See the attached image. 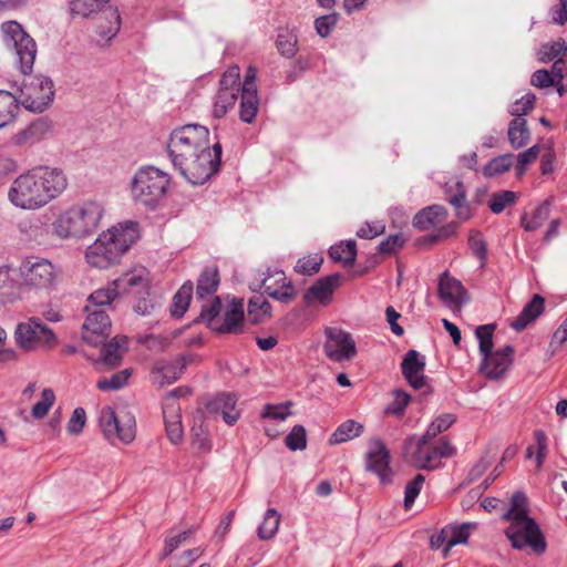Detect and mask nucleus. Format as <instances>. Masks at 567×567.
Listing matches in <instances>:
<instances>
[{
	"instance_id": "obj_32",
	"label": "nucleus",
	"mask_w": 567,
	"mask_h": 567,
	"mask_svg": "<svg viewBox=\"0 0 567 567\" xmlns=\"http://www.w3.org/2000/svg\"><path fill=\"white\" fill-rule=\"evenodd\" d=\"M248 85H251L249 83ZM259 107L258 92L252 86H248L246 91H241L239 117L245 123H252Z\"/></svg>"
},
{
	"instance_id": "obj_39",
	"label": "nucleus",
	"mask_w": 567,
	"mask_h": 567,
	"mask_svg": "<svg viewBox=\"0 0 567 567\" xmlns=\"http://www.w3.org/2000/svg\"><path fill=\"white\" fill-rule=\"evenodd\" d=\"M55 96L54 82L48 76H38V113L48 110Z\"/></svg>"
},
{
	"instance_id": "obj_33",
	"label": "nucleus",
	"mask_w": 567,
	"mask_h": 567,
	"mask_svg": "<svg viewBox=\"0 0 567 567\" xmlns=\"http://www.w3.org/2000/svg\"><path fill=\"white\" fill-rule=\"evenodd\" d=\"M219 286V272L217 268H206L197 280L196 297L206 299L213 296Z\"/></svg>"
},
{
	"instance_id": "obj_10",
	"label": "nucleus",
	"mask_w": 567,
	"mask_h": 567,
	"mask_svg": "<svg viewBox=\"0 0 567 567\" xmlns=\"http://www.w3.org/2000/svg\"><path fill=\"white\" fill-rule=\"evenodd\" d=\"M68 187V177L62 168L38 166V207L58 198Z\"/></svg>"
},
{
	"instance_id": "obj_8",
	"label": "nucleus",
	"mask_w": 567,
	"mask_h": 567,
	"mask_svg": "<svg viewBox=\"0 0 567 567\" xmlns=\"http://www.w3.org/2000/svg\"><path fill=\"white\" fill-rule=\"evenodd\" d=\"M3 41L14 50L16 63L20 72L30 75L35 62V41L17 21H6L1 24Z\"/></svg>"
},
{
	"instance_id": "obj_51",
	"label": "nucleus",
	"mask_w": 567,
	"mask_h": 567,
	"mask_svg": "<svg viewBox=\"0 0 567 567\" xmlns=\"http://www.w3.org/2000/svg\"><path fill=\"white\" fill-rule=\"evenodd\" d=\"M117 297V290L111 282L106 288H101L92 292L87 301L92 305L91 309H100L102 306L111 305Z\"/></svg>"
},
{
	"instance_id": "obj_38",
	"label": "nucleus",
	"mask_w": 567,
	"mask_h": 567,
	"mask_svg": "<svg viewBox=\"0 0 567 567\" xmlns=\"http://www.w3.org/2000/svg\"><path fill=\"white\" fill-rule=\"evenodd\" d=\"M193 282L186 281L175 293L171 306V315L174 318H182L186 312L193 295Z\"/></svg>"
},
{
	"instance_id": "obj_35",
	"label": "nucleus",
	"mask_w": 567,
	"mask_h": 567,
	"mask_svg": "<svg viewBox=\"0 0 567 567\" xmlns=\"http://www.w3.org/2000/svg\"><path fill=\"white\" fill-rule=\"evenodd\" d=\"M508 141L513 148L518 150L527 145L530 132L525 118H514L508 124Z\"/></svg>"
},
{
	"instance_id": "obj_44",
	"label": "nucleus",
	"mask_w": 567,
	"mask_h": 567,
	"mask_svg": "<svg viewBox=\"0 0 567 567\" xmlns=\"http://www.w3.org/2000/svg\"><path fill=\"white\" fill-rule=\"evenodd\" d=\"M281 516L275 508H268L257 535L261 540L271 539L278 532Z\"/></svg>"
},
{
	"instance_id": "obj_16",
	"label": "nucleus",
	"mask_w": 567,
	"mask_h": 567,
	"mask_svg": "<svg viewBox=\"0 0 567 567\" xmlns=\"http://www.w3.org/2000/svg\"><path fill=\"white\" fill-rule=\"evenodd\" d=\"M9 200L19 208H35V174L32 171L17 177L8 193Z\"/></svg>"
},
{
	"instance_id": "obj_62",
	"label": "nucleus",
	"mask_w": 567,
	"mask_h": 567,
	"mask_svg": "<svg viewBox=\"0 0 567 567\" xmlns=\"http://www.w3.org/2000/svg\"><path fill=\"white\" fill-rule=\"evenodd\" d=\"M406 243V238L403 236V234H393L383 239L379 246L378 251L381 255L390 256L401 249Z\"/></svg>"
},
{
	"instance_id": "obj_40",
	"label": "nucleus",
	"mask_w": 567,
	"mask_h": 567,
	"mask_svg": "<svg viewBox=\"0 0 567 567\" xmlns=\"http://www.w3.org/2000/svg\"><path fill=\"white\" fill-rule=\"evenodd\" d=\"M329 256L334 261H342L344 265H353L357 257L355 240L341 241L329 249Z\"/></svg>"
},
{
	"instance_id": "obj_55",
	"label": "nucleus",
	"mask_w": 567,
	"mask_h": 567,
	"mask_svg": "<svg viewBox=\"0 0 567 567\" xmlns=\"http://www.w3.org/2000/svg\"><path fill=\"white\" fill-rule=\"evenodd\" d=\"M411 401V395L404 390L398 389L393 391V400L386 405L384 412L386 414L401 416L404 414L406 406Z\"/></svg>"
},
{
	"instance_id": "obj_4",
	"label": "nucleus",
	"mask_w": 567,
	"mask_h": 567,
	"mask_svg": "<svg viewBox=\"0 0 567 567\" xmlns=\"http://www.w3.org/2000/svg\"><path fill=\"white\" fill-rule=\"evenodd\" d=\"M223 305L220 298L214 296L212 301L204 303L196 322H204L207 328L218 334H240L245 331V313L241 300H233L220 317Z\"/></svg>"
},
{
	"instance_id": "obj_43",
	"label": "nucleus",
	"mask_w": 567,
	"mask_h": 567,
	"mask_svg": "<svg viewBox=\"0 0 567 567\" xmlns=\"http://www.w3.org/2000/svg\"><path fill=\"white\" fill-rule=\"evenodd\" d=\"M17 116V105L13 93L0 90V128L9 125Z\"/></svg>"
},
{
	"instance_id": "obj_17",
	"label": "nucleus",
	"mask_w": 567,
	"mask_h": 567,
	"mask_svg": "<svg viewBox=\"0 0 567 567\" xmlns=\"http://www.w3.org/2000/svg\"><path fill=\"white\" fill-rule=\"evenodd\" d=\"M437 295L441 301L453 311H460L467 302V291L462 282L444 271L439 279Z\"/></svg>"
},
{
	"instance_id": "obj_24",
	"label": "nucleus",
	"mask_w": 567,
	"mask_h": 567,
	"mask_svg": "<svg viewBox=\"0 0 567 567\" xmlns=\"http://www.w3.org/2000/svg\"><path fill=\"white\" fill-rule=\"evenodd\" d=\"M447 216L449 212L444 206L431 205L417 212L412 223L416 229L425 231L444 223Z\"/></svg>"
},
{
	"instance_id": "obj_61",
	"label": "nucleus",
	"mask_w": 567,
	"mask_h": 567,
	"mask_svg": "<svg viewBox=\"0 0 567 567\" xmlns=\"http://www.w3.org/2000/svg\"><path fill=\"white\" fill-rule=\"evenodd\" d=\"M540 153V146L538 144L533 145L528 150L522 152L517 156V165L515 167L516 175L518 177L526 173L527 166L534 163Z\"/></svg>"
},
{
	"instance_id": "obj_49",
	"label": "nucleus",
	"mask_w": 567,
	"mask_h": 567,
	"mask_svg": "<svg viewBox=\"0 0 567 567\" xmlns=\"http://www.w3.org/2000/svg\"><path fill=\"white\" fill-rule=\"evenodd\" d=\"M456 420L457 417L453 413L440 414L427 426L423 435H425V439H435L439 434L449 430L456 422Z\"/></svg>"
},
{
	"instance_id": "obj_18",
	"label": "nucleus",
	"mask_w": 567,
	"mask_h": 567,
	"mask_svg": "<svg viewBox=\"0 0 567 567\" xmlns=\"http://www.w3.org/2000/svg\"><path fill=\"white\" fill-rule=\"evenodd\" d=\"M514 348L509 344L483 357L480 371L491 380L502 379L513 364Z\"/></svg>"
},
{
	"instance_id": "obj_42",
	"label": "nucleus",
	"mask_w": 567,
	"mask_h": 567,
	"mask_svg": "<svg viewBox=\"0 0 567 567\" xmlns=\"http://www.w3.org/2000/svg\"><path fill=\"white\" fill-rule=\"evenodd\" d=\"M476 523H463L457 526H452L449 532L450 538L443 548V556L447 557L452 547L458 544H465L470 537L471 530L476 528Z\"/></svg>"
},
{
	"instance_id": "obj_60",
	"label": "nucleus",
	"mask_w": 567,
	"mask_h": 567,
	"mask_svg": "<svg viewBox=\"0 0 567 567\" xmlns=\"http://www.w3.org/2000/svg\"><path fill=\"white\" fill-rule=\"evenodd\" d=\"M536 95L534 93H527L513 103L509 113L515 116V118H524L523 116L534 109Z\"/></svg>"
},
{
	"instance_id": "obj_6",
	"label": "nucleus",
	"mask_w": 567,
	"mask_h": 567,
	"mask_svg": "<svg viewBox=\"0 0 567 567\" xmlns=\"http://www.w3.org/2000/svg\"><path fill=\"white\" fill-rule=\"evenodd\" d=\"M213 148L209 142V131L206 126L188 124L174 130L171 134L167 150L172 163L187 159L197 152Z\"/></svg>"
},
{
	"instance_id": "obj_21",
	"label": "nucleus",
	"mask_w": 567,
	"mask_h": 567,
	"mask_svg": "<svg viewBox=\"0 0 567 567\" xmlns=\"http://www.w3.org/2000/svg\"><path fill=\"white\" fill-rule=\"evenodd\" d=\"M148 284L147 271L143 267L126 271L112 281V286L117 290V296L131 293L148 296Z\"/></svg>"
},
{
	"instance_id": "obj_26",
	"label": "nucleus",
	"mask_w": 567,
	"mask_h": 567,
	"mask_svg": "<svg viewBox=\"0 0 567 567\" xmlns=\"http://www.w3.org/2000/svg\"><path fill=\"white\" fill-rule=\"evenodd\" d=\"M181 408L176 402L163 405V417L168 440L173 444H177L183 439V426L181 417Z\"/></svg>"
},
{
	"instance_id": "obj_54",
	"label": "nucleus",
	"mask_w": 567,
	"mask_h": 567,
	"mask_svg": "<svg viewBox=\"0 0 567 567\" xmlns=\"http://www.w3.org/2000/svg\"><path fill=\"white\" fill-rule=\"evenodd\" d=\"M240 69L238 65H231L229 66L224 74L221 75V79L219 80V89L224 91H233L235 93L241 92V84H240Z\"/></svg>"
},
{
	"instance_id": "obj_58",
	"label": "nucleus",
	"mask_w": 567,
	"mask_h": 567,
	"mask_svg": "<svg viewBox=\"0 0 567 567\" xmlns=\"http://www.w3.org/2000/svg\"><path fill=\"white\" fill-rule=\"evenodd\" d=\"M16 99L17 110L19 105H22L31 112H35V99L33 96V87L28 85L25 81L22 82L21 86L18 87L17 92L13 93Z\"/></svg>"
},
{
	"instance_id": "obj_27",
	"label": "nucleus",
	"mask_w": 567,
	"mask_h": 567,
	"mask_svg": "<svg viewBox=\"0 0 567 567\" xmlns=\"http://www.w3.org/2000/svg\"><path fill=\"white\" fill-rule=\"evenodd\" d=\"M544 305L545 299L538 293L534 295L519 316L511 323V327L516 331H523L543 313Z\"/></svg>"
},
{
	"instance_id": "obj_20",
	"label": "nucleus",
	"mask_w": 567,
	"mask_h": 567,
	"mask_svg": "<svg viewBox=\"0 0 567 567\" xmlns=\"http://www.w3.org/2000/svg\"><path fill=\"white\" fill-rule=\"evenodd\" d=\"M185 368L186 361L183 357L175 360H157L151 369V381L153 384L163 388L177 381Z\"/></svg>"
},
{
	"instance_id": "obj_7",
	"label": "nucleus",
	"mask_w": 567,
	"mask_h": 567,
	"mask_svg": "<svg viewBox=\"0 0 567 567\" xmlns=\"http://www.w3.org/2000/svg\"><path fill=\"white\" fill-rule=\"evenodd\" d=\"M221 161V145L216 142L213 148L197 152L187 159H182L173 165L181 175L193 185H202L219 171Z\"/></svg>"
},
{
	"instance_id": "obj_36",
	"label": "nucleus",
	"mask_w": 567,
	"mask_h": 567,
	"mask_svg": "<svg viewBox=\"0 0 567 567\" xmlns=\"http://www.w3.org/2000/svg\"><path fill=\"white\" fill-rule=\"evenodd\" d=\"M363 432V425L354 420H347L341 423L329 439L330 444H340L358 437Z\"/></svg>"
},
{
	"instance_id": "obj_41",
	"label": "nucleus",
	"mask_w": 567,
	"mask_h": 567,
	"mask_svg": "<svg viewBox=\"0 0 567 567\" xmlns=\"http://www.w3.org/2000/svg\"><path fill=\"white\" fill-rule=\"evenodd\" d=\"M110 0H69L71 13L82 18H89L100 12Z\"/></svg>"
},
{
	"instance_id": "obj_47",
	"label": "nucleus",
	"mask_w": 567,
	"mask_h": 567,
	"mask_svg": "<svg viewBox=\"0 0 567 567\" xmlns=\"http://www.w3.org/2000/svg\"><path fill=\"white\" fill-rule=\"evenodd\" d=\"M567 51L566 43L563 39H558L551 43H544L537 51V59L542 63H548L553 60L561 58Z\"/></svg>"
},
{
	"instance_id": "obj_2",
	"label": "nucleus",
	"mask_w": 567,
	"mask_h": 567,
	"mask_svg": "<svg viewBox=\"0 0 567 567\" xmlns=\"http://www.w3.org/2000/svg\"><path fill=\"white\" fill-rule=\"evenodd\" d=\"M502 519L509 525L505 535L515 549H530L542 555L547 549V543L537 522L528 516V501L523 492H515L509 502L508 509L503 514Z\"/></svg>"
},
{
	"instance_id": "obj_5",
	"label": "nucleus",
	"mask_w": 567,
	"mask_h": 567,
	"mask_svg": "<svg viewBox=\"0 0 567 567\" xmlns=\"http://www.w3.org/2000/svg\"><path fill=\"white\" fill-rule=\"evenodd\" d=\"M171 184L167 173L152 165L140 167L133 175L130 189L133 199L154 208L165 197Z\"/></svg>"
},
{
	"instance_id": "obj_48",
	"label": "nucleus",
	"mask_w": 567,
	"mask_h": 567,
	"mask_svg": "<svg viewBox=\"0 0 567 567\" xmlns=\"http://www.w3.org/2000/svg\"><path fill=\"white\" fill-rule=\"evenodd\" d=\"M297 35L289 30H280L277 35L276 47L279 53L291 59L297 53Z\"/></svg>"
},
{
	"instance_id": "obj_59",
	"label": "nucleus",
	"mask_w": 567,
	"mask_h": 567,
	"mask_svg": "<svg viewBox=\"0 0 567 567\" xmlns=\"http://www.w3.org/2000/svg\"><path fill=\"white\" fill-rule=\"evenodd\" d=\"M323 258L319 255L302 257L295 266L296 272L300 275L312 276L320 270Z\"/></svg>"
},
{
	"instance_id": "obj_29",
	"label": "nucleus",
	"mask_w": 567,
	"mask_h": 567,
	"mask_svg": "<svg viewBox=\"0 0 567 567\" xmlns=\"http://www.w3.org/2000/svg\"><path fill=\"white\" fill-rule=\"evenodd\" d=\"M62 280V271L48 259L38 260V289L54 290Z\"/></svg>"
},
{
	"instance_id": "obj_19",
	"label": "nucleus",
	"mask_w": 567,
	"mask_h": 567,
	"mask_svg": "<svg viewBox=\"0 0 567 567\" xmlns=\"http://www.w3.org/2000/svg\"><path fill=\"white\" fill-rule=\"evenodd\" d=\"M425 361L416 350H409L402 362L401 371L408 383L415 390L427 388L426 393L431 392L427 385L426 377L424 375Z\"/></svg>"
},
{
	"instance_id": "obj_52",
	"label": "nucleus",
	"mask_w": 567,
	"mask_h": 567,
	"mask_svg": "<svg viewBox=\"0 0 567 567\" xmlns=\"http://www.w3.org/2000/svg\"><path fill=\"white\" fill-rule=\"evenodd\" d=\"M495 330L494 324L478 326L475 330V336L478 339V349L482 357L488 355L493 352V333Z\"/></svg>"
},
{
	"instance_id": "obj_30",
	"label": "nucleus",
	"mask_w": 567,
	"mask_h": 567,
	"mask_svg": "<svg viewBox=\"0 0 567 567\" xmlns=\"http://www.w3.org/2000/svg\"><path fill=\"white\" fill-rule=\"evenodd\" d=\"M272 307L261 295L254 296L248 300L247 315L252 324L262 323L271 318Z\"/></svg>"
},
{
	"instance_id": "obj_64",
	"label": "nucleus",
	"mask_w": 567,
	"mask_h": 567,
	"mask_svg": "<svg viewBox=\"0 0 567 567\" xmlns=\"http://www.w3.org/2000/svg\"><path fill=\"white\" fill-rule=\"evenodd\" d=\"M338 22V14L337 13H330L326 16H321L315 20V28L317 33L322 37L327 38L333 28L336 27Z\"/></svg>"
},
{
	"instance_id": "obj_45",
	"label": "nucleus",
	"mask_w": 567,
	"mask_h": 567,
	"mask_svg": "<svg viewBox=\"0 0 567 567\" xmlns=\"http://www.w3.org/2000/svg\"><path fill=\"white\" fill-rule=\"evenodd\" d=\"M239 93L233 91L218 90L213 105V115L216 118L224 117L227 112L234 107Z\"/></svg>"
},
{
	"instance_id": "obj_14",
	"label": "nucleus",
	"mask_w": 567,
	"mask_h": 567,
	"mask_svg": "<svg viewBox=\"0 0 567 567\" xmlns=\"http://www.w3.org/2000/svg\"><path fill=\"white\" fill-rule=\"evenodd\" d=\"M390 451L379 437H372L365 453V471L374 473L382 484L391 483Z\"/></svg>"
},
{
	"instance_id": "obj_22",
	"label": "nucleus",
	"mask_w": 567,
	"mask_h": 567,
	"mask_svg": "<svg viewBox=\"0 0 567 567\" xmlns=\"http://www.w3.org/2000/svg\"><path fill=\"white\" fill-rule=\"evenodd\" d=\"M341 275L338 272L324 276L318 279L303 295V302L309 306L319 302L323 306L328 305L333 296L334 290L341 284Z\"/></svg>"
},
{
	"instance_id": "obj_11",
	"label": "nucleus",
	"mask_w": 567,
	"mask_h": 567,
	"mask_svg": "<svg viewBox=\"0 0 567 567\" xmlns=\"http://www.w3.org/2000/svg\"><path fill=\"white\" fill-rule=\"evenodd\" d=\"M324 354L334 362L350 361L357 355L355 341L351 334L339 328L324 330Z\"/></svg>"
},
{
	"instance_id": "obj_53",
	"label": "nucleus",
	"mask_w": 567,
	"mask_h": 567,
	"mask_svg": "<svg viewBox=\"0 0 567 567\" xmlns=\"http://www.w3.org/2000/svg\"><path fill=\"white\" fill-rule=\"evenodd\" d=\"M517 200V194L512 190H502L494 193L488 200V207L494 214H501L506 206L514 205Z\"/></svg>"
},
{
	"instance_id": "obj_57",
	"label": "nucleus",
	"mask_w": 567,
	"mask_h": 567,
	"mask_svg": "<svg viewBox=\"0 0 567 567\" xmlns=\"http://www.w3.org/2000/svg\"><path fill=\"white\" fill-rule=\"evenodd\" d=\"M285 443L290 451H302L307 447V434L303 425H295L286 436Z\"/></svg>"
},
{
	"instance_id": "obj_31",
	"label": "nucleus",
	"mask_w": 567,
	"mask_h": 567,
	"mask_svg": "<svg viewBox=\"0 0 567 567\" xmlns=\"http://www.w3.org/2000/svg\"><path fill=\"white\" fill-rule=\"evenodd\" d=\"M123 344H120L118 340L114 338L110 342H103L101 349V359L97 363L106 367V368H115L121 364L124 346L126 344V339H122Z\"/></svg>"
},
{
	"instance_id": "obj_23",
	"label": "nucleus",
	"mask_w": 567,
	"mask_h": 567,
	"mask_svg": "<svg viewBox=\"0 0 567 567\" xmlns=\"http://www.w3.org/2000/svg\"><path fill=\"white\" fill-rule=\"evenodd\" d=\"M444 198L454 209L460 220H467L472 216V210L466 198V188L463 182L450 179L443 186Z\"/></svg>"
},
{
	"instance_id": "obj_46",
	"label": "nucleus",
	"mask_w": 567,
	"mask_h": 567,
	"mask_svg": "<svg viewBox=\"0 0 567 567\" xmlns=\"http://www.w3.org/2000/svg\"><path fill=\"white\" fill-rule=\"evenodd\" d=\"M514 163V155L511 153L498 155L492 158L483 168L486 177H495L511 169Z\"/></svg>"
},
{
	"instance_id": "obj_13",
	"label": "nucleus",
	"mask_w": 567,
	"mask_h": 567,
	"mask_svg": "<svg viewBox=\"0 0 567 567\" xmlns=\"http://www.w3.org/2000/svg\"><path fill=\"white\" fill-rule=\"evenodd\" d=\"M260 287L270 298L284 305H290L298 296V289L280 269L268 268L260 281Z\"/></svg>"
},
{
	"instance_id": "obj_34",
	"label": "nucleus",
	"mask_w": 567,
	"mask_h": 567,
	"mask_svg": "<svg viewBox=\"0 0 567 567\" xmlns=\"http://www.w3.org/2000/svg\"><path fill=\"white\" fill-rule=\"evenodd\" d=\"M550 199H545L540 205H538L533 214L528 216L527 214H523L520 217V226L525 231H534L543 226V224L548 219L550 214Z\"/></svg>"
},
{
	"instance_id": "obj_56",
	"label": "nucleus",
	"mask_w": 567,
	"mask_h": 567,
	"mask_svg": "<svg viewBox=\"0 0 567 567\" xmlns=\"http://www.w3.org/2000/svg\"><path fill=\"white\" fill-rule=\"evenodd\" d=\"M468 246L473 255L481 261V267H484L487 258V245L480 231L471 230Z\"/></svg>"
},
{
	"instance_id": "obj_9",
	"label": "nucleus",
	"mask_w": 567,
	"mask_h": 567,
	"mask_svg": "<svg viewBox=\"0 0 567 567\" xmlns=\"http://www.w3.org/2000/svg\"><path fill=\"white\" fill-rule=\"evenodd\" d=\"M99 422L104 437L111 443L117 439L130 444L135 439V420L130 413L117 416L113 408L104 406L100 411Z\"/></svg>"
},
{
	"instance_id": "obj_37",
	"label": "nucleus",
	"mask_w": 567,
	"mask_h": 567,
	"mask_svg": "<svg viewBox=\"0 0 567 567\" xmlns=\"http://www.w3.org/2000/svg\"><path fill=\"white\" fill-rule=\"evenodd\" d=\"M14 338L21 349L33 350L35 348V318L31 317L28 322L19 323Z\"/></svg>"
},
{
	"instance_id": "obj_28",
	"label": "nucleus",
	"mask_w": 567,
	"mask_h": 567,
	"mask_svg": "<svg viewBox=\"0 0 567 567\" xmlns=\"http://www.w3.org/2000/svg\"><path fill=\"white\" fill-rule=\"evenodd\" d=\"M121 17L116 8H109L103 11L96 32L101 41L110 42L120 31Z\"/></svg>"
},
{
	"instance_id": "obj_50",
	"label": "nucleus",
	"mask_w": 567,
	"mask_h": 567,
	"mask_svg": "<svg viewBox=\"0 0 567 567\" xmlns=\"http://www.w3.org/2000/svg\"><path fill=\"white\" fill-rule=\"evenodd\" d=\"M131 373L132 371L130 369L118 371L112 374L110 378H103L99 380L96 383V388L101 391L120 390L127 383Z\"/></svg>"
},
{
	"instance_id": "obj_1",
	"label": "nucleus",
	"mask_w": 567,
	"mask_h": 567,
	"mask_svg": "<svg viewBox=\"0 0 567 567\" xmlns=\"http://www.w3.org/2000/svg\"><path fill=\"white\" fill-rule=\"evenodd\" d=\"M105 215L103 203L86 199L59 214L45 210L38 218V236L60 239H84L97 231Z\"/></svg>"
},
{
	"instance_id": "obj_15",
	"label": "nucleus",
	"mask_w": 567,
	"mask_h": 567,
	"mask_svg": "<svg viewBox=\"0 0 567 567\" xmlns=\"http://www.w3.org/2000/svg\"><path fill=\"white\" fill-rule=\"evenodd\" d=\"M87 316L82 326V339L92 347L101 346L111 331V320L103 309H91L85 307Z\"/></svg>"
},
{
	"instance_id": "obj_63",
	"label": "nucleus",
	"mask_w": 567,
	"mask_h": 567,
	"mask_svg": "<svg viewBox=\"0 0 567 567\" xmlns=\"http://www.w3.org/2000/svg\"><path fill=\"white\" fill-rule=\"evenodd\" d=\"M424 481V475L416 474L415 477L406 484L404 491V507L406 509L413 505L415 498L422 489Z\"/></svg>"
},
{
	"instance_id": "obj_3",
	"label": "nucleus",
	"mask_w": 567,
	"mask_h": 567,
	"mask_svg": "<svg viewBox=\"0 0 567 567\" xmlns=\"http://www.w3.org/2000/svg\"><path fill=\"white\" fill-rule=\"evenodd\" d=\"M138 224L126 221L102 231L85 250L86 262L94 268L107 269L117 265L138 239Z\"/></svg>"
},
{
	"instance_id": "obj_12",
	"label": "nucleus",
	"mask_w": 567,
	"mask_h": 567,
	"mask_svg": "<svg viewBox=\"0 0 567 567\" xmlns=\"http://www.w3.org/2000/svg\"><path fill=\"white\" fill-rule=\"evenodd\" d=\"M434 439H425L422 435L419 439L409 437L405 442V455L408 460L417 468L433 470L439 466L440 457L437 456Z\"/></svg>"
},
{
	"instance_id": "obj_25",
	"label": "nucleus",
	"mask_w": 567,
	"mask_h": 567,
	"mask_svg": "<svg viewBox=\"0 0 567 567\" xmlns=\"http://www.w3.org/2000/svg\"><path fill=\"white\" fill-rule=\"evenodd\" d=\"M237 398L231 393H220L207 403L210 412L221 414L224 421L233 425L239 417V412L235 409Z\"/></svg>"
}]
</instances>
